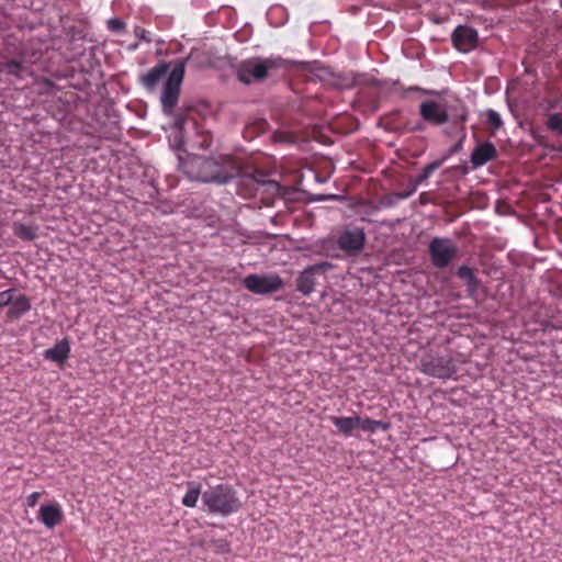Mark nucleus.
Masks as SVG:
<instances>
[{
	"mask_svg": "<svg viewBox=\"0 0 562 562\" xmlns=\"http://www.w3.org/2000/svg\"><path fill=\"white\" fill-rule=\"evenodd\" d=\"M547 127L562 135V113H552L548 116Z\"/></svg>",
	"mask_w": 562,
	"mask_h": 562,
	"instance_id": "4be33fe9",
	"label": "nucleus"
},
{
	"mask_svg": "<svg viewBox=\"0 0 562 562\" xmlns=\"http://www.w3.org/2000/svg\"><path fill=\"white\" fill-rule=\"evenodd\" d=\"M4 69L9 75L21 78L23 64L21 60L11 59L4 64Z\"/></svg>",
	"mask_w": 562,
	"mask_h": 562,
	"instance_id": "5701e85b",
	"label": "nucleus"
},
{
	"mask_svg": "<svg viewBox=\"0 0 562 562\" xmlns=\"http://www.w3.org/2000/svg\"><path fill=\"white\" fill-rule=\"evenodd\" d=\"M330 420L337 428L338 432H340L345 437H349V436H351L352 431L356 428H358L359 416H350V417L331 416Z\"/></svg>",
	"mask_w": 562,
	"mask_h": 562,
	"instance_id": "f3484780",
	"label": "nucleus"
},
{
	"mask_svg": "<svg viewBox=\"0 0 562 562\" xmlns=\"http://www.w3.org/2000/svg\"><path fill=\"white\" fill-rule=\"evenodd\" d=\"M284 60L278 58H249L241 61L236 70L237 78L245 85L263 81L270 70L283 67Z\"/></svg>",
	"mask_w": 562,
	"mask_h": 562,
	"instance_id": "7ed1b4c3",
	"label": "nucleus"
},
{
	"mask_svg": "<svg viewBox=\"0 0 562 562\" xmlns=\"http://www.w3.org/2000/svg\"><path fill=\"white\" fill-rule=\"evenodd\" d=\"M40 497H41V493L40 492H33L32 494H30L27 496V499H26L27 501V505L30 507H34L37 504Z\"/></svg>",
	"mask_w": 562,
	"mask_h": 562,
	"instance_id": "c756f323",
	"label": "nucleus"
},
{
	"mask_svg": "<svg viewBox=\"0 0 562 562\" xmlns=\"http://www.w3.org/2000/svg\"><path fill=\"white\" fill-rule=\"evenodd\" d=\"M439 167V162L434 161L431 164H428L424 169L423 172L418 176L416 179V184L422 183L423 181L427 180L431 173Z\"/></svg>",
	"mask_w": 562,
	"mask_h": 562,
	"instance_id": "393cba45",
	"label": "nucleus"
},
{
	"mask_svg": "<svg viewBox=\"0 0 562 562\" xmlns=\"http://www.w3.org/2000/svg\"><path fill=\"white\" fill-rule=\"evenodd\" d=\"M184 72L186 60L181 59L175 65L164 86L160 101L162 110L167 114H170L178 103Z\"/></svg>",
	"mask_w": 562,
	"mask_h": 562,
	"instance_id": "20e7f679",
	"label": "nucleus"
},
{
	"mask_svg": "<svg viewBox=\"0 0 562 562\" xmlns=\"http://www.w3.org/2000/svg\"><path fill=\"white\" fill-rule=\"evenodd\" d=\"M37 519L48 529L55 528L64 520V513L59 504H45L42 505Z\"/></svg>",
	"mask_w": 562,
	"mask_h": 562,
	"instance_id": "ddd939ff",
	"label": "nucleus"
},
{
	"mask_svg": "<svg viewBox=\"0 0 562 562\" xmlns=\"http://www.w3.org/2000/svg\"><path fill=\"white\" fill-rule=\"evenodd\" d=\"M205 181H217L222 182L224 179L221 176H212L210 179H204Z\"/></svg>",
	"mask_w": 562,
	"mask_h": 562,
	"instance_id": "473e14b6",
	"label": "nucleus"
},
{
	"mask_svg": "<svg viewBox=\"0 0 562 562\" xmlns=\"http://www.w3.org/2000/svg\"><path fill=\"white\" fill-rule=\"evenodd\" d=\"M243 283L248 291L255 294L274 293L283 285V281L278 274H249Z\"/></svg>",
	"mask_w": 562,
	"mask_h": 562,
	"instance_id": "6e6552de",
	"label": "nucleus"
},
{
	"mask_svg": "<svg viewBox=\"0 0 562 562\" xmlns=\"http://www.w3.org/2000/svg\"><path fill=\"white\" fill-rule=\"evenodd\" d=\"M419 114L425 122L434 126H441L449 121L446 109L432 100H426L420 103Z\"/></svg>",
	"mask_w": 562,
	"mask_h": 562,
	"instance_id": "9d476101",
	"label": "nucleus"
},
{
	"mask_svg": "<svg viewBox=\"0 0 562 562\" xmlns=\"http://www.w3.org/2000/svg\"><path fill=\"white\" fill-rule=\"evenodd\" d=\"M420 371L434 378L449 379L456 373V367L451 357L427 352L420 359Z\"/></svg>",
	"mask_w": 562,
	"mask_h": 562,
	"instance_id": "423d86ee",
	"label": "nucleus"
},
{
	"mask_svg": "<svg viewBox=\"0 0 562 562\" xmlns=\"http://www.w3.org/2000/svg\"><path fill=\"white\" fill-rule=\"evenodd\" d=\"M497 157V149L491 142L479 143L472 150L470 161L474 169L486 165L488 161Z\"/></svg>",
	"mask_w": 562,
	"mask_h": 562,
	"instance_id": "f8f14e48",
	"label": "nucleus"
},
{
	"mask_svg": "<svg viewBox=\"0 0 562 562\" xmlns=\"http://www.w3.org/2000/svg\"><path fill=\"white\" fill-rule=\"evenodd\" d=\"M169 65L161 61L153 67L147 74L140 76L139 81L145 89L151 91L166 77Z\"/></svg>",
	"mask_w": 562,
	"mask_h": 562,
	"instance_id": "4468645a",
	"label": "nucleus"
},
{
	"mask_svg": "<svg viewBox=\"0 0 562 562\" xmlns=\"http://www.w3.org/2000/svg\"><path fill=\"white\" fill-rule=\"evenodd\" d=\"M269 176L270 172L259 168L245 170L237 180L238 193L245 198L252 196L260 187L265 186L278 190V183L270 180Z\"/></svg>",
	"mask_w": 562,
	"mask_h": 562,
	"instance_id": "39448f33",
	"label": "nucleus"
},
{
	"mask_svg": "<svg viewBox=\"0 0 562 562\" xmlns=\"http://www.w3.org/2000/svg\"><path fill=\"white\" fill-rule=\"evenodd\" d=\"M200 495H201V486L193 482H189L188 491L182 498V504L186 507H191V508L195 507Z\"/></svg>",
	"mask_w": 562,
	"mask_h": 562,
	"instance_id": "aec40b11",
	"label": "nucleus"
},
{
	"mask_svg": "<svg viewBox=\"0 0 562 562\" xmlns=\"http://www.w3.org/2000/svg\"><path fill=\"white\" fill-rule=\"evenodd\" d=\"M431 263L439 269L446 268L458 254V248L449 238L434 237L428 246Z\"/></svg>",
	"mask_w": 562,
	"mask_h": 562,
	"instance_id": "0eeeda50",
	"label": "nucleus"
},
{
	"mask_svg": "<svg viewBox=\"0 0 562 562\" xmlns=\"http://www.w3.org/2000/svg\"><path fill=\"white\" fill-rule=\"evenodd\" d=\"M125 26V23L120 20V19H111L109 20V27L112 30V31H116V32H120L124 29Z\"/></svg>",
	"mask_w": 562,
	"mask_h": 562,
	"instance_id": "cd10ccee",
	"label": "nucleus"
},
{
	"mask_svg": "<svg viewBox=\"0 0 562 562\" xmlns=\"http://www.w3.org/2000/svg\"><path fill=\"white\" fill-rule=\"evenodd\" d=\"M560 5H561V8H562V0H560Z\"/></svg>",
	"mask_w": 562,
	"mask_h": 562,
	"instance_id": "f704fd0d",
	"label": "nucleus"
},
{
	"mask_svg": "<svg viewBox=\"0 0 562 562\" xmlns=\"http://www.w3.org/2000/svg\"><path fill=\"white\" fill-rule=\"evenodd\" d=\"M210 145H211V137H210L209 135H204V136H203V140H202V143H201V145H200V146H201L202 148H209V147H210Z\"/></svg>",
	"mask_w": 562,
	"mask_h": 562,
	"instance_id": "7c9ffc66",
	"label": "nucleus"
},
{
	"mask_svg": "<svg viewBox=\"0 0 562 562\" xmlns=\"http://www.w3.org/2000/svg\"><path fill=\"white\" fill-rule=\"evenodd\" d=\"M358 428H360L361 430H363L366 432L373 434L379 429L387 430L389 424L383 423L381 420H374L369 417H366V418L359 417Z\"/></svg>",
	"mask_w": 562,
	"mask_h": 562,
	"instance_id": "6ab92c4d",
	"label": "nucleus"
},
{
	"mask_svg": "<svg viewBox=\"0 0 562 562\" xmlns=\"http://www.w3.org/2000/svg\"><path fill=\"white\" fill-rule=\"evenodd\" d=\"M454 47L460 52H470L477 46V31L468 25H459L451 35Z\"/></svg>",
	"mask_w": 562,
	"mask_h": 562,
	"instance_id": "1a4fd4ad",
	"label": "nucleus"
},
{
	"mask_svg": "<svg viewBox=\"0 0 562 562\" xmlns=\"http://www.w3.org/2000/svg\"><path fill=\"white\" fill-rule=\"evenodd\" d=\"M330 268L329 262H321L313 266L307 267L304 271H302L296 280V289L304 295H310L315 288L316 283V274L321 270H326Z\"/></svg>",
	"mask_w": 562,
	"mask_h": 562,
	"instance_id": "9b49d317",
	"label": "nucleus"
},
{
	"mask_svg": "<svg viewBox=\"0 0 562 562\" xmlns=\"http://www.w3.org/2000/svg\"><path fill=\"white\" fill-rule=\"evenodd\" d=\"M211 544L216 553H227L231 551L229 542L225 539L213 540Z\"/></svg>",
	"mask_w": 562,
	"mask_h": 562,
	"instance_id": "a878e982",
	"label": "nucleus"
},
{
	"mask_svg": "<svg viewBox=\"0 0 562 562\" xmlns=\"http://www.w3.org/2000/svg\"><path fill=\"white\" fill-rule=\"evenodd\" d=\"M69 353V341L67 339H61L57 341L54 347L45 350L44 356L48 360L63 364L68 359Z\"/></svg>",
	"mask_w": 562,
	"mask_h": 562,
	"instance_id": "dca6fc26",
	"label": "nucleus"
},
{
	"mask_svg": "<svg viewBox=\"0 0 562 562\" xmlns=\"http://www.w3.org/2000/svg\"><path fill=\"white\" fill-rule=\"evenodd\" d=\"M484 116L486 124L490 126L491 135H495V133L503 126L501 115L496 111L490 109L485 111Z\"/></svg>",
	"mask_w": 562,
	"mask_h": 562,
	"instance_id": "412c9836",
	"label": "nucleus"
},
{
	"mask_svg": "<svg viewBox=\"0 0 562 562\" xmlns=\"http://www.w3.org/2000/svg\"><path fill=\"white\" fill-rule=\"evenodd\" d=\"M14 292L15 290L13 289L0 292V308L9 306V304L12 302V299H14Z\"/></svg>",
	"mask_w": 562,
	"mask_h": 562,
	"instance_id": "bb28decb",
	"label": "nucleus"
},
{
	"mask_svg": "<svg viewBox=\"0 0 562 562\" xmlns=\"http://www.w3.org/2000/svg\"><path fill=\"white\" fill-rule=\"evenodd\" d=\"M366 240V234L362 228H344L334 237L323 239L321 241V248L326 256L335 257L331 255V250L335 249V245H337L345 255L356 257L364 249Z\"/></svg>",
	"mask_w": 562,
	"mask_h": 562,
	"instance_id": "f03ea898",
	"label": "nucleus"
},
{
	"mask_svg": "<svg viewBox=\"0 0 562 562\" xmlns=\"http://www.w3.org/2000/svg\"><path fill=\"white\" fill-rule=\"evenodd\" d=\"M13 234L22 240H34L38 236V226L35 223L14 222L12 225Z\"/></svg>",
	"mask_w": 562,
	"mask_h": 562,
	"instance_id": "a211bd4d",
	"label": "nucleus"
},
{
	"mask_svg": "<svg viewBox=\"0 0 562 562\" xmlns=\"http://www.w3.org/2000/svg\"><path fill=\"white\" fill-rule=\"evenodd\" d=\"M202 501L209 513L221 516H229L241 507L236 491L227 484H218L209 488L202 494Z\"/></svg>",
	"mask_w": 562,
	"mask_h": 562,
	"instance_id": "f257e3e1",
	"label": "nucleus"
},
{
	"mask_svg": "<svg viewBox=\"0 0 562 562\" xmlns=\"http://www.w3.org/2000/svg\"><path fill=\"white\" fill-rule=\"evenodd\" d=\"M457 276L464 281L465 285L470 282L474 283V279H476V276L474 274L473 270L468 266L459 267Z\"/></svg>",
	"mask_w": 562,
	"mask_h": 562,
	"instance_id": "b1692460",
	"label": "nucleus"
},
{
	"mask_svg": "<svg viewBox=\"0 0 562 562\" xmlns=\"http://www.w3.org/2000/svg\"><path fill=\"white\" fill-rule=\"evenodd\" d=\"M31 310V303L26 295L14 293V299L9 304V310L7 312V317L10 321L21 318L25 313Z\"/></svg>",
	"mask_w": 562,
	"mask_h": 562,
	"instance_id": "2eb2a0df",
	"label": "nucleus"
},
{
	"mask_svg": "<svg viewBox=\"0 0 562 562\" xmlns=\"http://www.w3.org/2000/svg\"><path fill=\"white\" fill-rule=\"evenodd\" d=\"M458 117L460 122L464 123L468 120V111L463 108Z\"/></svg>",
	"mask_w": 562,
	"mask_h": 562,
	"instance_id": "2f4dec72",
	"label": "nucleus"
},
{
	"mask_svg": "<svg viewBox=\"0 0 562 562\" xmlns=\"http://www.w3.org/2000/svg\"><path fill=\"white\" fill-rule=\"evenodd\" d=\"M480 285V281L479 279H474V283L473 282H470L467 284V291H468V294L469 296H473L475 294V292L477 291V288Z\"/></svg>",
	"mask_w": 562,
	"mask_h": 562,
	"instance_id": "c85d7f7f",
	"label": "nucleus"
},
{
	"mask_svg": "<svg viewBox=\"0 0 562 562\" xmlns=\"http://www.w3.org/2000/svg\"><path fill=\"white\" fill-rule=\"evenodd\" d=\"M183 123H184V121L182 119L177 120V126L179 128L180 134H182V131H183Z\"/></svg>",
	"mask_w": 562,
	"mask_h": 562,
	"instance_id": "72a5a7b5",
	"label": "nucleus"
}]
</instances>
